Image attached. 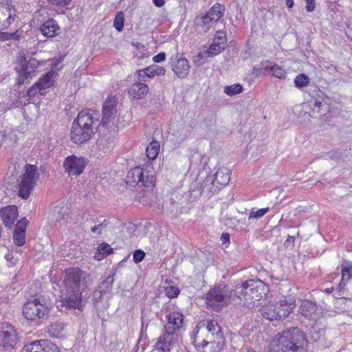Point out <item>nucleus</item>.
I'll use <instances>...</instances> for the list:
<instances>
[{
    "instance_id": "47",
    "label": "nucleus",
    "mask_w": 352,
    "mask_h": 352,
    "mask_svg": "<svg viewBox=\"0 0 352 352\" xmlns=\"http://www.w3.org/2000/svg\"><path fill=\"white\" fill-rule=\"evenodd\" d=\"M104 294L99 290L98 288L93 293L92 301L95 307H96L99 302L101 300L102 296Z\"/></svg>"
},
{
    "instance_id": "53",
    "label": "nucleus",
    "mask_w": 352,
    "mask_h": 352,
    "mask_svg": "<svg viewBox=\"0 0 352 352\" xmlns=\"http://www.w3.org/2000/svg\"><path fill=\"white\" fill-rule=\"evenodd\" d=\"M155 76H164L166 70L164 67L155 65H153Z\"/></svg>"
},
{
    "instance_id": "29",
    "label": "nucleus",
    "mask_w": 352,
    "mask_h": 352,
    "mask_svg": "<svg viewBox=\"0 0 352 352\" xmlns=\"http://www.w3.org/2000/svg\"><path fill=\"white\" fill-rule=\"evenodd\" d=\"M316 311L315 304L309 300H304L299 308V312L306 318L311 317Z\"/></svg>"
},
{
    "instance_id": "50",
    "label": "nucleus",
    "mask_w": 352,
    "mask_h": 352,
    "mask_svg": "<svg viewBox=\"0 0 352 352\" xmlns=\"http://www.w3.org/2000/svg\"><path fill=\"white\" fill-rule=\"evenodd\" d=\"M170 205L168 207V209L170 212H177L181 210L179 204L176 203L173 198L170 199ZM166 207L168 208V206H166Z\"/></svg>"
},
{
    "instance_id": "26",
    "label": "nucleus",
    "mask_w": 352,
    "mask_h": 352,
    "mask_svg": "<svg viewBox=\"0 0 352 352\" xmlns=\"http://www.w3.org/2000/svg\"><path fill=\"white\" fill-rule=\"evenodd\" d=\"M263 69L267 71H271L272 72V76L279 78L284 79L286 77L285 71L277 64H273L269 60L261 62Z\"/></svg>"
},
{
    "instance_id": "16",
    "label": "nucleus",
    "mask_w": 352,
    "mask_h": 352,
    "mask_svg": "<svg viewBox=\"0 0 352 352\" xmlns=\"http://www.w3.org/2000/svg\"><path fill=\"white\" fill-rule=\"evenodd\" d=\"M86 162L84 157L71 155L66 157L63 167L69 175H79L85 169Z\"/></svg>"
},
{
    "instance_id": "34",
    "label": "nucleus",
    "mask_w": 352,
    "mask_h": 352,
    "mask_svg": "<svg viewBox=\"0 0 352 352\" xmlns=\"http://www.w3.org/2000/svg\"><path fill=\"white\" fill-rule=\"evenodd\" d=\"M277 304L284 309H287L290 314L296 307L295 300L292 298H287L283 296Z\"/></svg>"
},
{
    "instance_id": "11",
    "label": "nucleus",
    "mask_w": 352,
    "mask_h": 352,
    "mask_svg": "<svg viewBox=\"0 0 352 352\" xmlns=\"http://www.w3.org/2000/svg\"><path fill=\"white\" fill-rule=\"evenodd\" d=\"M19 338L16 328L7 322H0V349L10 351Z\"/></svg>"
},
{
    "instance_id": "56",
    "label": "nucleus",
    "mask_w": 352,
    "mask_h": 352,
    "mask_svg": "<svg viewBox=\"0 0 352 352\" xmlns=\"http://www.w3.org/2000/svg\"><path fill=\"white\" fill-rule=\"evenodd\" d=\"M137 74H138L137 80L140 82H142V81H144V78L145 77H147V74H146V72L145 69L138 70Z\"/></svg>"
},
{
    "instance_id": "46",
    "label": "nucleus",
    "mask_w": 352,
    "mask_h": 352,
    "mask_svg": "<svg viewBox=\"0 0 352 352\" xmlns=\"http://www.w3.org/2000/svg\"><path fill=\"white\" fill-rule=\"evenodd\" d=\"M270 305L274 307L276 314L278 313V315H280V318L282 319L285 318L286 317H287L289 315V311H287V309H283L277 303L272 304V305Z\"/></svg>"
},
{
    "instance_id": "9",
    "label": "nucleus",
    "mask_w": 352,
    "mask_h": 352,
    "mask_svg": "<svg viewBox=\"0 0 352 352\" xmlns=\"http://www.w3.org/2000/svg\"><path fill=\"white\" fill-rule=\"evenodd\" d=\"M48 311L47 302L40 298L28 299L23 307V314L27 320H30L42 318Z\"/></svg>"
},
{
    "instance_id": "54",
    "label": "nucleus",
    "mask_w": 352,
    "mask_h": 352,
    "mask_svg": "<svg viewBox=\"0 0 352 352\" xmlns=\"http://www.w3.org/2000/svg\"><path fill=\"white\" fill-rule=\"evenodd\" d=\"M21 31L19 32V30L11 33L8 32L9 41H19L21 38Z\"/></svg>"
},
{
    "instance_id": "62",
    "label": "nucleus",
    "mask_w": 352,
    "mask_h": 352,
    "mask_svg": "<svg viewBox=\"0 0 352 352\" xmlns=\"http://www.w3.org/2000/svg\"><path fill=\"white\" fill-rule=\"evenodd\" d=\"M221 241L223 244L230 243V234L227 232L223 233L221 236Z\"/></svg>"
},
{
    "instance_id": "2",
    "label": "nucleus",
    "mask_w": 352,
    "mask_h": 352,
    "mask_svg": "<svg viewBox=\"0 0 352 352\" xmlns=\"http://www.w3.org/2000/svg\"><path fill=\"white\" fill-rule=\"evenodd\" d=\"M307 338L298 327H291L278 333L272 339L269 352H304Z\"/></svg>"
},
{
    "instance_id": "15",
    "label": "nucleus",
    "mask_w": 352,
    "mask_h": 352,
    "mask_svg": "<svg viewBox=\"0 0 352 352\" xmlns=\"http://www.w3.org/2000/svg\"><path fill=\"white\" fill-rule=\"evenodd\" d=\"M169 64L179 78H185L188 75L190 68L188 60L184 57L179 56V54L171 57Z\"/></svg>"
},
{
    "instance_id": "17",
    "label": "nucleus",
    "mask_w": 352,
    "mask_h": 352,
    "mask_svg": "<svg viewBox=\"0 0 352 352\" xmlns=\"http://www.w3.org/2000/svg\"><path fill=\"white\" fill-rule=\"evenodd\" d=\"M225 6L217 3L202 16L203 24L209 28L214 23H217L223 16Z\"/></svg>"
},
{
    "instance_id": "40",
    "label": "nucleus",
    "mask_w": 352,
    "mask_h": 352,
    "mask_svg": "<svg viewBox=\"0 0 352 352\" xmlns=\"http://www.w3.org/2000/svg\"><path fill=\"white\" fill-rule=\"evenodd\" d=\"M124 14L122 12H118L113 20V26L118 32H122L124 28Z\"/></svg>"
},
{
    "instance_id": "48",
    "label": "nucleus",
    "mask_w": 352,
    "mask_h": 352,
    "mask_svg": "<svg viewBox=\"0 0 352 352\" xmlns=\"http://www.w3.org/2000/svg\"><path fill=\"white\" fill-rule=\"evenodd\" d=\"M145 256V253L142 250H136L133 252V261L135 263H138L143 261Z\"/></svg>"
},
{
    "instance_id": "44",
    "label": "nucleus",
    "mask_w": 352,
    "mask_h": 352,
    "mask_svg": "<svg viewBox=\"0 0 352 352\" xmlns=\"http://www.w3.org/2000/svg\"><path fill=\"white\" fill-rule=\"evenodd\" d=\"M98 254H102V257H104L110 254L113 252V249L110 245L103 243L98 246Z\"/></svg>"
},
{
    "instance_id": "19",
    "label": "nucleus",
    "mask_w": 352,
    "mask_h": 352,
    "mask_svg": "<svg viewBox=\"0 0 352 352\" xmlns=\"http://www.w3.org/2000/svg\"><path fill=\"white\" fill-rule=\"evenodd\" d=\"M29 223L26 217H23L15 225L13 232V241L17 246H22L25 242V231Z\"/></svg>"
},
{
    "instance_id": "10",
    "label": "nucleus",
    "mask_w": 352,
    "mask_h": 352,
    "mask_svg": "<svg viewBox=\"0 0 352 352\" xmlns=\"http://www.w3.org/2000/svg\"><path fill=\"white\" fill-rule=\"evenodd\" d=\"M199 329L193 330L190 340L191 343L200 352H220L223 349L225 340L201 339L199 337Z\"/></svg>"
},
{
    "instance_id": "18",
    "label": "nucleus",
    "mask_w": 352,
    "mask_h": 352,
    "mask_svg": "<svg viewBox=\"0 0 352 352\" xmlns=\"http://www.w3.org/2000/svg\"><path fill=\"white\" fill-rule=\"evenodd\" d=\"M62 305L67 308L81 309L84 306L82 300V294L77 295L76 293L67 292L63 293L61 296Z\"/></svg>"
},
{
    "instance_id": "45",
    "label": "nucleus",
    "mask_w": 352,
    "mask_h": 352,
    "mask_svg": "<svg viewBox=\"0 0 352 352\" xmlns=\"http://www.w3.org/2000/svg\"><path fill=\"white\" fill-rule=\"evenodd\" d=\"M179 289L178 287L175 286H169L165 288V294L169 298H173L177 297L179 294Z\"/></svg>"
},
{
    "instance_id": "55",
    "label": "nucleus",
    "mask_w": 352,
    "mask_h": 352,
    "mask_svg": "<svg viewBox=\"0 0 352 352\" xmlns=\"http://www.w3.org/2000/svg\"><path fill=\"white\" fill-rule=\"evenodd\" d=\"M166 59V54L164 52H160L153 57V60L155 63H161Z\"/></svg>"
},
{
    "instance_id": "30",
    "label": "nucleus",
    "mask_w": 352,
    "mask_h": 352,
    "mask_svg": "<svg viewBox=\"0 0 352 352\" xmlns=\"http://www.w3.org/2000/svg\"><path fill=\"white\" fill-rule=\"evenodd\" d=\"M86 223H98V224L91 228V231L93 234L99 235L102 234V230L107 226L109 222L107 219H104L102 222H100L98 219H94L93 218H87Z\"/></svg>"
},
{
    "instance_id": "13",
    "label": "nucleus",
    "mask_w": 352,
    "mask_h": 352,
    "mask_svg": "<svg viewBox=\"0 0 352 352\" xmlns=\"http://www.w3.org/2000/svg\"><path fill=\"white\" fill-rule=\"evenodd\" d=\"M200 324V327H196L194 330L206 329L208 332L207 339L225 340L222 328L217 319H205Z\"/></svg>"
},
{
    "instance_id": "59",
    "label": "nucleus",
    "mask_w": 352,
    "mask_h": 352,
    "mask_svg": "<svg viewBox=\"0 0 352 352\" xmlns=\"http://www.w3.org/2000/svg\"><path fill=\"white\" fill-rule=\"evenodd\" d=\"M37 91H38L36 87H35V84L28 90L27 94L29 96V97L34 96L37 94Z\"/></svg>"
},
{
    "instance_id": "35",
    "label": "nucleus",
    "mask_w": 352,
    "mask_h": 352,
    "mask_svg": "<svg viewBox=\"0 0 352 352\" xmlns=\"http://www.w3.org/2000/svg\"><path fill=\"white\" fill-rule=\"evenodd\" d=\"M114 282L113 276H109L103 280L98 287V289L104 294L109 293L112 289V285Z\"/></svg>"
},
{
    "instance_id": "43",
    "label": "nucleus",
    "mask_w": 352,
    "mask_h": 352,
    "mask_svg": "<svg viewBox=\"0 0 352 352\" xmlns=\"http://www.w3.org/2000/svg\"><path fill=\"white\" fill-rule=\"evenodd\" d=\"M43 349L45 352H59L58 347L48 340H43Z\"/></svg>"
},
{
    "instance_id": "27",
    "label": "nucleus",
    "mask_w": 352,
    "mask_h": 352,
    "mask_svg": "<svg viewBox=\"0 0 352 352\" xmlns=\"http://www.w3.org/2000/svg\"><path fill=\"white\" fill-rule=\"evenodd\" d=\"M0 6L6 9V12H8V17L2 23V29H6L14 21L16 16V11L14 10L12 5L9 3L8 0H0Z\"/></svg>"
},
{
    "instance_id": "32",
    "label": "nucleus",
    "mask_w": 352,
    "mask_h": 352,
    "mask_svg": "<svg viewBox=\"0 0 352 352\" xmlns=\"http://www.w3.org/2000/svg\"><path fill=\"white\" fill-rule=\"evenodd\" d=\"M160 144L157 141H152L146 147V155L150 160H155L159 154Z\"/></svg>"
},
{
    "instance_id": "6",
    "label": "nucleus",
    "mask_w": 352,
    "mask_h": 352,
    "mask_svg": "<svg viewBox=\"0 0 352 352\" xmlns=\"http://www.w3.org/2000/svg\"><path fill=\"white\" fill-rule=\"evenodd\" d=\"M14 65V69L18 74L17 82L22 84L35 75L39 62L32 56L28 59L25 53L21 51L17 54Z\"/></svg>"
},
{
    "instance_id": "37",
    "label": "nucleus",
    "mask_w": 352,
    "mask_h": 352,
    "mask_svg": "<svg viewBox=\"0 0 352 352\" xmlns=\"http://www.w3.org/2000/svg\"><path fill=\"white\" fill-rule=\"evenodd\" d=\"M310 106L314 113H319L320 116L325 114L327 108L325 104H322V102L318 100H316Z\"/></svg>"
},
{
    "instance_id": "20",
    "label": "nucleus",
    "mask_w": 352,
    "mask_h": 352,
    "mask_svg": "<svg viewBox=\"0 0 352 352\" xmlns=\"http://www.w3.org/2000/svg\"><path fill=\"white\" fill-rule=\"evenodd\" d=\"M116 101L114 98H108L102 108V117L101 123L103 126L107 124L115 118L116 114Z\"/></svg>"
},
{
    "instance_id": "24",
    "label": "nucleus",
    "mask_w": 352,
    "mask_h": 352,
    "mask_svg": "<svg viewBox=\"0 0 352 352\" xmlns=\"http://www.w3.org/2000/svg\"><path fill=\"white\" fill-rule=\"evenodd\" d=\"M148 92V87L140 82L133 83L128 90V94L133 100H138L145 96Z\"/></svg>"
},
{
    "instance_id": "61",
    "label": "nucleus",
    "mask_w": 352,
    "mask_h": 352,
    "mask_svg": "<svg viewBox=\"0 0 352 352\" xmlns=\"http://www.w3.org/2000/svg\"><path fill=\"white\" fill-rule=\"evenodd\" d=\"M346 280H344V279H341L339 285H338V289H339V292H338V296L336 298H340V296H341V294L340 292L342 291V289L344 288L346 284Z\"/></svg>"
},
{
    "instance_id": "38",
    "label": "nucleus",
    "mask_w": 352,
    "mask_h": 352,
    "mask_svg": "<svg viewBox=\"0 0 352 352\" xmlns=\"http://www.w3.org/2000/svg\"><path fill=\"white\" fill-rule=\"evenodd\" d=\"M243 86L240 84H234L230 86H226L224 88V93L228 96H234L243 92Z\"/></svg>"
},
{
    "instance_id": "12",
    "label": "nucleus",
    "mask_w": 352,
    "mask_h": 352,
    "mask_svg": "<svg viewBox=\"0 0 352 352\" xmlns=\"http://www.w3.org/2000/svg\"><path fill=\"white\" fill-rule=\"evenodd\" d=\"M178 334L163 329L162 334L157 339L155 344V349L161 352H170L177 346Z\"/></svg>"
},
{
    "instance_id": "22",
    "label": "nucleus",
    "mask_w": 352,
    "mask_h": 352,
    "mask_svg": "<svg viewBox=\"0 0 352 352\" xmlns=\"http://www.w3.org/2000/svg\"><path fill=\"white\" fill-rule=\"evenodd\" d=\"M167 323L164 326V330L172 332H176L179 330L183 325L184 316L178 312L173 311L166 316Z\"/></svg>"
},
{
    "instance_id": "3",
    "label": "nucleus",
    "mask_w": 352,
    "mask_h": 352,
    "mask_svg": "<svg viewBox=\"0 0 352 352\" xmlns=\"http://www.w3.org/2000/svg\"><path fill=\"white\" fill-rule=\"evenodd\" d=\"M268 292L267 286L262 281L248 280L240 285H236L234 289L233 295L235 301L239 300L247 307H252L255 302L259 301Z\"/></svg>"
},
{
    "instance_id": "51",
    "label": "nucleus",
    "mask_w": 352,
    "mask_h": 352,
    "mask_svg": "<svg viewBox=\"0 0 352 352\" xmlns=\"http://www.w3.org/2000/svg\"><path fill=\"white\" fill-rule=\"evenodd\" d=\"M57 213L56 217H54L52 218V220H54L56 222L60 221L61 219L64 217V213L61 211V209L60 208H55L54 210V214L53 215L55 216V214Z\"/></svg>"
},
{
    "instance_id": "52",
    "label": "nucleus",
    "mask_w": 352,
    "mask_h": 352,
    "mask_svg": "<svg viewBox=\"0 0 352 352\" xmlns=\"http://www.w3.org/2000/svg\"><path fill=\"white\" fill-rule=\"evenodd\" d=\"M306 2V11L308 12H313L316 7L315 0H305Z\"/></svg>"
},
{
    "instance_id": "33",
    "label": "nucleus",
    "mask_w": 352,
    "mask_h": 352,
    "mask_svg": "<svg viewBox=\"0 0 352 352\" xmlns=\"http://www.w3.org/2000/svg\"><path fill=\"white\" fill-rule=\"evenodd\" d=\"M262 316L263 318L270 321L282 320L280 316V315H278V313L276 314L274 307L270 305L265 307L264 311L262 313Z\"/></svg>"
},
{
    "instance_id": "64",
    "label": "nucleus",
    "mask_w": 352,
    "mask_h": 352,
    "mask_svg": "<svg viewBox=\"0 0 352 352\" xmlns=\"http://www.w3.org/2000/svg\"><path fill=\"white\" fill-rule=\"evenodd\" d=\"M154 5L156 7L161 8L164 5V0H153Z\"/></svg>"
},
{
    "instance_id": "60",
    "label": "nucleus",
    "mask_w": 352,
    "mask_h": 352,
    "mask_svg": "<svg viewBox=\"0 0 352 352\" xmlns=\"http://www.w3.org/2000/svg\"><path fill=\"white\" fill-rule=\"evenodd\" d=\"M145 70L146 72L148 78H152L155 76L154 69L153 65L148 66V67L145 68Z\"/></svg>"
},
{
    "instance_id": "23",
    "label": "nucleus",
    "mask_w": 352,
    "mask_h": 352,
    "mask_svg": "<svg viewBox=\"0 0 352 352\" xmlns=\"http://www.w3.org/2000/svg\"><path fill=\"white\" fill-rule=\"evenodd\" d=\"M227 38L223 31H217L213 40V43L208 49V52L211 56H214L223 51L226 45Z\"/></svg>"
},
{
    "instance_id": "4",
    "label": "nucleus",
    "mask_w": 352,
    "mask_h": 352,
    "mask_svg": "<svg viewBox=\"0 0 352 352\" xmlns=\"http://www.w3.org/2000/svg\"><path fill=\"white\" fill-rule=\"evenodd\" d=\"M90 276L78 267L69 268L66 270L64 278L65 292L76 293L82 295L90 284Z\"/></svg>"
},
{
    "instance_id": "5",
    "label": "nucleus",
    "mask_w": 352,
    "mask_h": 352,
    "mask_svg": "<svg viewBox=\"0 0 352 352\" xmlns=\"http://www.w3.org/2000/svg\"><path fill=\"white\" fill-rule=\"evenodd\" d=\"M233 294L234 289H230L228 286L219 285L210 289L207 293L206 302L214 310L219 311L230 302L235 301Z\"/></svg>"
},
{
    "instance_id": "21",
    "label": "nucleus",
    "mask_w": 352,
    "mask_h": 352,
    "mask_svg": "<svg viewBox=\"0 0 352 352\" xmlns=\"http://www.w3.org/2000/svg\"><path fill=\"white\" fill-rule=\"evenodd\" d=\"M0 217L5 226L11 228L18 217L17 207L12 205L1 208Z\"/></svg>"
},
{
    "instance_id": "39",
    "label": "nucleus",
    "mask_w": 352,
    "mask_h": 352,
    "mask_svg": "<svg viewBox=\"0 0 352 352\" xmlns=\"http://www.w3.org/2000/svg\"><path fill=\"white\" fill-rule=\"evenodd\" d=\"M342 278L348 281L352 277V264L346 263L342 265Z\"/></svg>"
},
{
    "instance_id": "49",
    "label": "nucleus",
    "mask_w": 352,
    "mask_h": 352,
    "mask_svg": "<svg viewBox=\"0 0 352 352\" xmlns=\"http://www.w3.org/2000/svg\"><path fill=\"white\" fill-rule=\"evenodd\" d=\"M340 305H344L343 309H345L346 311L349 310L350 309H352V299L351 298H342L340 297Z\"/></svg>"
},
{
    "instance_id": "8",
    "label": "nucleus",
    "mask_w": 352,
    "mask_h": 352,
    "mask_svg": "<svg viewBox=\"0 0 352 352\" xmlns=\"http://www.w3.org/2000/svg\"><path fill=\"white\" fill-rule=\"evenodd\" d=\"M126 182L132 186L152 188L155 184V177L152 171L137 166L128 172Z\"/></svg>"
},
{
    "instance_id": "58",
    "label": "nucleus",
    "mask_w": 352,
    "mask_h": 352,
    "mask_svg": "<svg viewBox=\"0 0 352 352\" xmlns=\"http://www.w3.org/2000/svg\"><path fill=\"white\" fill-rule=\"evenodd\" d=\"M294 236H288L287 240L285 242V245L287 248H292L294 247Z\"/></svg>"
},
{
    "instance_id": "25",
    "label": "nucleus",
    "mask_w": 352,
    "mask_h": 352,
    "mask_svg": "<svg viewBox=\"0 0 352 352\" xmlns=\"http://www.w3.org/2000/svg\"><path fill=\"white\" fill-rule=\"evenodd\" d=\"M40 30L44 36L52 38L58 34L60 28L54 19H50L42 24Z\"/></svg>"
},
{
    "instance_id": "57",
    "label": "nucleus",
    "mask_w": 352,
    "mask_h": 352,
    "mask_svg": "<svg viewBox=\"0 0 352 352\" xmlns=\"http://www.w3.org/2000/svg\"><path fill=\"white\" fill-rule=\"evenodd\" d=\"M49 1L53 4L65 6L69 5L72 0H49Z\"/></svg>"
},
{
    "instance_id": "14",
    "label": "nucleus",
    "mask_w": 352,
    "mask_h": 352,
    "mask_svg": "<svg viewBox=\"0 0 352 352\" xmlns=\"http://www.w3.org/2000/svg\"><path fill=\"white\" fill-rule=\"evenodd\" d=\"M230 174L231 171L228 168L226 167L219 168L214 175L213 179H211V177H206L205 179L204 187H207L210 184L217 189L223 188L230 181Z\"/></svg>"
},
{
    "instance_id": "41",
    "label": "nucleus",
    "mask_w": 352,
    "mask_h": 352,
    "mask_svg": "<svg viewBox=\"0 0 352 352\" xmlns=\"http://www.w3.org/2000/svg\"><path fill=\"white\" fill-rule=\"evenodd\" d=\"M41 340L34 341L30 344H26L23 348V352H39L42 351L41 349Z\"/></svg>"
},
{
    "instance_id": "42",
    "label": "nucleus",
    "mask_w": 352,
    "mask_h": 352,
    "mask_svg": "<svg viewBox=\"0 0 352 352\" xmlns=\"http://www.w3.org/2000/svg\"><path fill=\"white\" fill-rule=\"evenodd\" d=\"M269 210L270 209L268 207L260 208L256 210H254V209H252L250 211V212L249 213V219H259V218L263 217L269 211Z\"/></svg>"
},
{
    "instance_id": "28",
    "label": "nucleus",
    "mask_w": 352,
    "mask_h": 352,
    "mask_svg": "<svg viewBox=\"0 0 352 352\" xmlns=\"http://www.w3.org/2000/svg\"><path fill=\"white\" fill-rule=\"evenodd\" d=\"M54 75V72H49L43 75V76L36 82H35V87H36L38 91H41L43 89L49 88L52 86V78Z\"/></svg>"
},
{
    "instance_id": "1",
    "label": "nucleus",
    "mask_w": 352,
    "mask_h": 352,
    "mask_svg": "<svg viewBox=\"0 0 352 352\" xmlns=\"http://www.w3.org/2000/svg\"><path fill=\"white\" fill-rule=\"evenodd\" d=\"M100 113L93 109L80 111L74 120L71 129V140L77 144L89 141L94 134V126L99 124Z\"/></svg>"
},
{
    "instance_id": "36",
    "label": "nucleus",
    "mask_w": 352,
    "mask_h": 352,
    "mask_svg": "<svg viewBox=\"0 0 352 352\" xmlns=\"http://www.w3.org/2000/svg\"><path fill=\"white\" fill-rule=\"evenodd\" d=\"M294 82L296 87L302 89L309 85L310 78L305 74H300L295 78Z\"/></svg>"
},
{
    "instance_id": "7",
    "label": "nucleus",
    "mask_w": 352,
    "mask_h": 352,
    "mask_svg": "<svg viewBox=\"0 0 352 352\" xmlns=\"http://www.w3.org/2000/svg\"><path fill=\"white\" fill-rule=\"evenodd\" d=\"M38 174L36 165L27 164L25 173L18 179V195L23 199L29 198L32 190L36 184Z\"/></svg>"
},
{
    "instance_id": "31",
    "label": "nucleus",
    "mask_w": 352,
    "mask_h": 352,
    "mask_svg": "<svg viewBox=\"0 0 352 352\" xmlns=\"http://www.w3.org/2000/svg\"><path fill=\"white\" fill-rule=\"evenodd\" d=\"M65 325L63 322L56 321L47 327V332L52 338H58L63 331Z\"/></svg>"
},
{
    "instance_id": "63",
    "label": "nucleus",
    "mask_w": 352,
    "mask_h": 352,
    "mask_svg": "<svg viewBox=\"0 0 352 352\" xmlns=\"http://www.w3.org/2000/svg\"><path fill=\"white\" fill-rule=\"evenodd\" d=\"M0 41H9L8 32H0Z\"/></svg>"
}]
</instances>
